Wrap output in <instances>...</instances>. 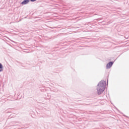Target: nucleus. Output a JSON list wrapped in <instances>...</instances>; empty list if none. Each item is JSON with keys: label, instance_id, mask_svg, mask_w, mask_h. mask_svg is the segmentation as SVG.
Returning a JSON list of instances; mask_svg holds the SVG:
<instances>
[{"label": "nucleus", "instance_id": "6", "mask_svg": "<svg viewBox=\"0 0 129 129\" xmlns=\"http://www.w3.org/2000/svg\"><path fill=\"white\" fill-rule=\"evenodd\" d=\"M123 116H125V117H128V116H126V115H124L123 114Z\"/></svg>", "mask_w": 129, "mask_h": 129}, {"label": "nucleus", "instance_id": "10", "mask_svg": "<svg viewBox=\"0 0 129 129\" xmlns=\"http://www.w3.org/2000/svg\"><path fill=\"white\" fill-rule=\"evenodd\" d=\"M25 19H27V17H25Z\"/></svg>", "mask_w": 129, "mask_h": 129}, {"label": "nucleus", "instance_id": "11", "mask_svg": "<svg viewBox=\"0 0 129 129\" xmlns=\"http://www.w3.org/2000/svg\"><path fill=\"white\" fill-rule=\"evenodd\" d=\"M115 61V60L114 61V62Z\"/></svg>", "mask_w": 129, "mask_h": 129}, {"label": "nucleus", "instance_id": "9", "mask_svg": "<svg viewBox=\"0 0 129 129\" xmlns=\"http://www.w3.org/2000/svg\"><path fill=\"white\" fill-rule=\"evenodd\" d=\"M53 28H54V27H51V29H53Z\"/></svg>", "mask_w": 129, "mask_h": 129}, {"label": "nucleus", "instance_id": "1", "mask_svg": "<svg viewBox=\"0 0 129 129\" xmlns=\"http://www.w3.org/2000/svg\"><path fill=\"white\" fill-rule=\"evenodd\" d=\"M105 84H106V81L101 80L98 83L97 87L98 95H100L103 93V91L105 90Z\"/></svg>", "mask_w": 129, "mask_h": 129}, {"label": "nucleus", "instance_id": "7", "mask_svg": "<svg viewBox=\"0 0 129 129\" xmlns=\"http://www.w3.org/2000/svg\"><path fill=\"white\" fill-rule=\"evenodd\" d=\"M16 62H17V63H19L20 64H21V62L18 60H16Z\"/></svg>", "mask_w": 129, "mask_h": 129}, {"label": "nucleus", "instance_id": "2", "mask_svg": "<svg viewBox=\"0 0 129 129\" xmlns=\"http://www.w3.org/2000/svg\"><path fill=\"white\" fill-rule=\"evenodd\" d=\"M113 63H114V61H109L108 62L106 66V69H110V68H111L112 65H113Z\"/></svg>", "mask_w": 129, "mask_h": 129}, {"label": "nucleus", "instance_id": "5", "mask_svg": "<svg viewBox=\"0 0 129 129\" xmlns=\"http://www.w3.org/2000/svg\"><path fill=\"white\" fill-rule=\"evenodd\" d=\"M31 2L32 3H34V2H36L37 0H29V1Z\"/></svg>", "mask_w": 129, "mask_h": 129}, {"label": "nucleus", "instance_id": "3", "mask_svg": "<svg viewBox=\"0 0 129 129\" xmlns=\"http://www.w3.org/2000/svg\"><path fill=\"white\" fill-rule=\"evenodd\" d=\"M29 3H30V0H24L22 2H21V5H22V6L28 5Z\"/></svg>", "mask_w": 129, "mask_h": 129}, {"label": "nucleus", "instance_id": "8", "mask_svg": "<svg viewBox=\"0 0 129 129\" xmlns=\"http://www.w3.org/2000/svg\"><path fill=\"white\" fill-rule=\"evenodd\" d=\"M116 109L117 110V111H119V110H118V109L116 108Z\"/></svg>", "mask_w": 129, "mask_h": 129}, {"label": "nucleus", "instance_id": "4", "mask_svg": "<svg viewBox=\"0 0 129 129\" xmlns=\"http://www.w3.org/2000/svg\"><path fill=\"white\" fill-rule=\"evenodd\" d=\"M3 71H4V66L0 62V72H3Z\"/></svg>", "mask_w": 129, "mask_h": 129}]
</instances>
